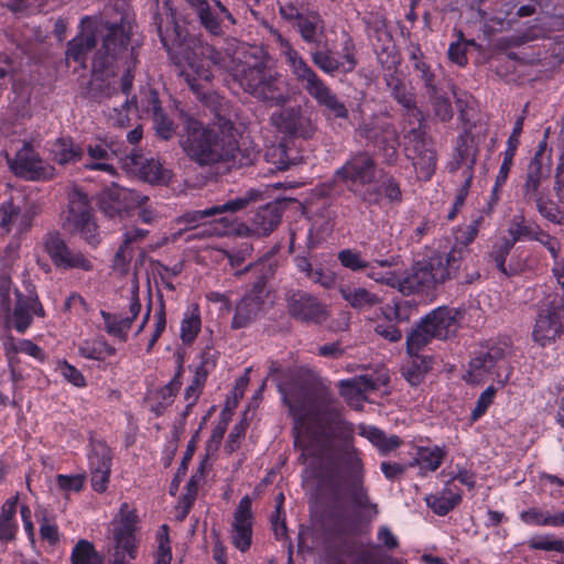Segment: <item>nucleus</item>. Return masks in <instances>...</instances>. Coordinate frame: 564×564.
Here are the masks:
<instances>
[{"mask_svg": "<svg viewBox=\"0 0 564 564\" xmlns=\"http://www.w3.org/2000/svg\"><path fill=\"white\" fill-rule=\"evenodd\" d=\"M44 250L57 269H78L83 271H91L94 269L91 260L82 251L70 249L57 232L47 235L44 241Z\"/></svg>", "mask_w": 564, "mask_h": 564, "instance_id": "nucleus-18", "label": "nucleus"}, {"mask_svg": "<svg viewBox=\"0 0 564 564\" xmlns=\"http://www.w3.org/2000/svg\"><path fill=\"white\" fill-rule=\"evenodd\" d=\"M180 147L189 161L200 167L235 165L240 152L235 123L221 116H217L206 126L194 117L186 116Z\"/></svg>", "mask_w": 564, "mask_h": 564, "instance_id": "nucleus-2", "label": "nucleus"}, {"mask_svg": "<svg viewBox=\"0 0 564 564\" xmlns=\"http://www.w3.org/2000/svg\"><path fill=\"white\" fill-rule=\"evenodd\" d=\"M341 297L355 310H365L371 307L380 302L377 294L368 291L365 288H349L341 286Z\"/></svg>", "mask_w": 564, "mask_h": 564, "instance_id": "nucleus-54", "label": "nucleus"}, {"mask_svg": "<svg viewBox=\"0 0 564 564\" xmlns=\"http://www.w3.org/2000/svg\"><path fill=\"white\" fill-rule=\"evenodd\" d=\"M232 229V218L230 216H221L206 224L196 225L186 230V241L195 239H205L210 237H221L228 235Z\"/></svg>", "mask_w": 564, "mask_h": 564, "instance_id": "nucleus-40", "label": "nucleus"}, {"mask_svg": "<svg viewBox=\"0 0 564 564\" xmlns=\"http://www.w3.org/2000/svg\"><path fill=\"white\" fill-rule=\"evenodd\" d=\"M281 218L282 214L278 204H265L258 208L252 218L254 231L259 235L268 236L280 225Z\"/></svg>", "mask_w": 564, "mask_h": 564, "instance_id": "nucleus-43", "label": "nucleus"}, {"mask_svg": "<svg viewBox=\"0 0 564 564\" xmlns=\"http://www.w3.org/2000/svg\"><path fill=\"white\" fill-rule=\"evenodd\" d=\"M477 236L478 235L475 232V229H469L467 226L458 227L454 231L453 242L451 243L449 250L457 257V259L465 262L470 254L469 246L474 242Z\"/></svg>", "mask_w": 564, "mask_h": 564, "instance_id": "nucleus-62", "label": "nucleus"}, {"mask_svg": "<svg viewBox=\"0 0 564 564\" xmlns=\"http://www.w3.org/2000/svg\"><path fill=\"white\" fill-rule=\"evenodd\" d=\"M202 330V315L199 305L194 303L183 313L180 326V338L183 345L192 346Z\"/></svg>", "mask_w": 564, "mask_h": 564, "instance_id": "nucleus-42", "label": "nucleus"}, {"mask_svg": "<svg viewBox=\"0 0 564 564\" xmlns=\"http://www.w3.org/2000/svg\"><path fill=\"white\" fill-rule=\"evenodd\" d=\"M148 109L152 111L153 124L158 135L164 140H170L175 133V124L164 113L155 91H151L148 98Z\"/></svg>", "mask_w": 564, "mask_h": 564, "instance_id": "nucleus-44", "label": "nucleus"}, {"mask_svg": "<svg viewBox=\"0 0 564 564\" xmlns=\"http://www.w3.org/2000/svg\"><path fill=\"white\" fill-rule=\"evenodd\" d=\"M265 263H256L248 265L245 271H253L259 273L256 280L251 283L249 290L243 295L245 297H251V300L264 304V300L268 295L267 283L269 279L270 268H265ZM242 273V271L240 272Z\"/></svg>", "mask_w": 564, "mask_h": 564, "instance_id": "nucleus-53", "label": "nucleus"}, {"mask_svg": "<svg viewBox=\"0 0 564 564\" xmlns=\"http://www.w3.org/2000/svg\"><path fill=\"white\" fill-rule=\"evenodd\" d=\"M432 369V358L422 354L408 355L401 371L404 379L413 387L421 384Z\"/></svg>", "mask_w": 564, "mask_h": 564, "instance_id": "nucleus-39", "label": "nucleus"}, {"mask_svg": "<svg viewBox=\"0 0 564 564\" xmlns=\"http://www.w3.org/2000/svg\"><path fill=\"white\" fill-rule=\"evenodd\" d=\"M276 42L285 57L286 64L296 82L315 100L326 120H348L349 110L346 104L313 69L304 57L293 47L281 33L274 32Z\"/></svg>", "mask_w": 564, "mask_h": 564, "instance_id": "nucleus-4", "label": "nucleus"}, {"mask_svg": "<svg viewBox=\"0 0 564 564\" xmlns=\"http://www.w3.org/2000/svg\"><path fill=\"white\" fill-rule=\"evenodd\" d=\"M141 312V302L138 292H133L129 304V314L124 317L101 310L100 316L105 324V332L117 338L120 343H126L129 338V332L133 322Z\"/></svg>", "mask_w": 564, "mask_h": 564, "instance_id": "nucleus-25", "label": "nucleus"}, {"mask_svg": "<svg viewBox=\"0 0 564 564\" xmlns=\"http://www.w3.org/2000/svg\"><path fill=\"white\" fill-rule=\"evenodd\" d=\"M19 494L8 498L0 508V544L8 545L17 540L19 522L17 519Z\"/></svg>", "mask_w": 564, "mask_h": 564, "instance_id": "nucleus-32", "label": "nucleus"}, {"mask_svg": "<svg viewBox=\"0 0 564 564\" xmlns=\"http://www.w3.org/2000/svg\"><path fill=\"white\" fill-rule=\"evenodd\" d=\"M53 160L62 165L76 164L84 156V149L75 143L70 137H62L55 140L52 148Z\"/></svg>", "mask_w": 564, "mask_h": 564, "instance_id": "nucleus-41", "label": "nucleus"}, {"mask_svg": "<svg viewBox=\"0 0 564 564\" xmlns=\"http://www.w3.org/2000/svg\"><path fill=\"white\" fill-rule=\"evenodd\" d=\"M0 316L17 333L25 334L35 316H45V310L35 292L24 294L10 275L0 273Z\"/></svg>", "mask_w": 564, "mask_h": 564, "instance_id": "nucleus-6", "label": "nucleus"}, {"mask_svg": "<svg viewBox=\"0 0 564 564\" xmlns=\"http://www.w3.org/2000/svg\"><path fill=\"white\" fill-rule=\"evenodd\" d=\"M271 119L278 131L290 139L310 140L317 131L316 122L300 105L283 107Z\"/></svg>", "mask_w": 564, "mask_h": 564, "instance_id": "nucleus-14", "label": "nucleus"}, {"mask_svg": "<svg viewBox=\"0 0 564 564\" xmlns=\"http://www.w3.org/2000/svg\"><path fill=\"white\" fill-rule=\"evenodd\" d=\"M463 499V491L455 484L447 482L437 495L426 499L427 506L441 517L448 514Z\"/></svg>", "mask_w": 564, "mask_h": 564, "instance_id": "nucleus-35", "label": "nucleus"}, {"mask_svg": "<svg viewBox=\"0 0 564 564\" xmlns=\"http://www.w3.org/2000/svg\"><path fill=\"white\" fill-rule=\"evenodd\" d=\"M278 376L276 388L293 417L294 446L300 459L312 458L311 475L318 491L332 507L334 531L350 535L356 525L348 521L344 506L379 513L365 484L362 453L354 445L352 424L345 420L334 393L318 384L315 373L303 367L281 369L273 362L269 376Z\"/></svg>", "mask_w": 564, "mask_h": 564, "instance_id": "nucleus-1", "label": "nucleus"}, {"mask_svg": "<svg viewBox=\"0 0 564 564\" xmlns=\"http://www.w3.org/2000/svg\"><path fill=\"white\" fill-rule=\"evenodd\" d=\"M214 55L210 59H194L191 57H185L187 69H185V79L191 87V89L197 95L198 98L204 96V86L202 82L208 83L213 79L214 75L210 69V63L217 64L218 59L214 50H212Z\"/></svg>", "mask_w": 564, "mask_h": 564, "instance_id": "nucleus-29", "label": "nucleus"}, {"mask_svg": "<svg viewBox=\"0 0 564 564\" xmlns=\"http://www.w3.org/2000/svg\"><path fill=\"white\" fill-rule=\"evenodd\" d=\"M251 200L252 196L236 197L224 204L215 205L209 208L186 212L181 215L176 221L178 225H184V231H186L196 225L210 221L209 218H215L226 213L235 214L242 210Z\"/></svg>", "mask_w": 564, "mask_h": 564, "instance_id": "nucleus-24", "label": "nucleus"}, {"mask_svg": "<svg viewBox=\"0 0 564 564\" xmlns=\"http://www.w3.org/2000/svg\"><path fill=\"white\" fill-rule=\"evenodd\" d=\"M432 271L429 269L427 261L417 263L411 274L400 279V292L405 295L422 293L436 285Z\"/></svg>", "mask_w": 564, "mask_h": 564, "instance_id": "nucleus-34", "label": "nucleus"}, {"mask_svg": "<svg viewBox=\"0 0 564 564\" xmlns=\"http://www.w3.org/2000/svg\"><path fill=\"white\" fill-rule=\"evenodd\" d=\"M460 312L448 306H438L423 316L436 339L446 340L458 330Z\"/></svg>", "mask_w": 564, "mask_h": 564, "instance_id": "nucleus-26", "label": "nucleus"}, {"mask_svg": "<svg viewBox=\"0 0 564 564\" xmlns=\"http://www.w3.org/2000/svg\"><path fill=\"white\" fill-rule=\"evenodd\" d=\"M253 522L252 499L246 495L239 500L234 511L230 530L231 544L241 553H246L251 547Z\"/></svg>", "mask_w": 564, "mask_h": 564, "instance_id": "nucleus-21", "label": "nucleus"}, {"mask_svg": "<svg viewBox=\"0 0 564 564\" xmlns=\"http://www.w3.org/2000/svg\"><path fill=\"white\" fill-rule=\"evenodd\" d=\"M175 364V371L171 380L164 386L151 390L148 393V399L151 402L150 411L155 417H160L165 413L166 409L174 403L175 398L182 388L183 376L185 372L184 357L182 355H177Z\"/></svg>", "mask_w": 564, "mask_h": 564, "instance_id": "nucleus-23", "label": "nucleus"}, {"mask_svg": "<svg viewBox=\"0 0 564 564\" xmlns=\"http://www.w3.org/2000/svg\"><path fill=\"white\" fill-rule=\"evenodd\" d=\"M87 153L91 160L97 162L85 163L84 167L89 171H102L110 175L116 174V169L112 164L108 163L111 159V153L109 152L108 145L102 142H98L95 144H88Z\"/></svg>", "mask_w": 564, "mask_h": 564, "instance_id": "nucleus-55", "label": "nucleus"}, {"mask_svg": "<svg viewBox=\"0 0 564 564\" xmlns=\"http://www.w3.org/2000/svg\"><path fill=\"white\" fill-rule=\"evenodd\" d=\"M384 82L390 89L391 97L402 107V110L416 105L415 94L406 88L395 73L386 74Z\"/></svg>", "mask_w": 564, "mask_h": 564, "instance_id": "nucleus-57", "label": "nucleus"}, {"mask_svg": "<svg viewBox=\"0 0 564 564\" xmlns=\"http://www.w3.org/2000/svg\"><path fill=\"white\" fill-rule=\"evenodd\" d=\"M377 162L368 151L352 153L334 172V180L343 184L357 199L368 185L376 181Z\"/></svg>", "mask_w": 564, "mask_h": 564, "instance_id": "nucleus-8", "label": "nucleus"}, {"mask_svg": "<svg viewBox=\"0 0 564 564\" xmlns=\"http://www.w3.org/2000/svg\"><path fill=\"white\" fill-rule=\"evenodd\" d=\"M477 153V149L468 143L467 138L459 135L457 138V145L454 150L453 158L446 165L448 173L454 174L458 170L464 169V177H468L469 175L474 177Z\"/></svg>", "mask_w": 564, "mask_h": 564, "instance_id": "nucleus-31", "label": "nucleus"}, {"mask_svg": "<svg viewBox=\"0 0 564 564\" xmlns=\"http://www.w3.org/2000/svg\"><path fill=\"white\" fill-rule=\"evenodd\" d=\"M97 40L94 34H80L67 43L66 56L76 63L84 64L88 53L96 47Z\"/></svg>", "mask_w": 564, "mask_h": 564, "instance_id": "nucleus-59", "label": "nucleus"}, {"mask_svg": "<svg viewBox=\"0 0 564 564\" xmlns=\"http://www.w3.org/2000/svg\"><path fill=\"white\" fill-rule=\"evenodd\" d=\"M369 39L377 41L375 46L381 48V54L388 52L386 44L391 43V34L388 31L386 19L378 13H370L364 19Z\"/></svg>", "mask_w": 564, "mask_h": 564, "instance_id": "nucleus-47", "label": "nucleus"}, {"mask_svg": "<svg viewBox=\"0 0 564 564\" xmlns=\"http://www.w3.org/2000/svg\"><path fill=\"white\" fill-rule=\"evenodd\" d=\"M286 311L291 318L304 325H321L327 318L325 305L303 290H290L285 294Z\"/></svg>", "mask_w": 564, "mask_h": 564, "instance_id": "nucleus-15", "label": "nucleus"}, {"mask_svg": "<svg viewBox=\"0 0 564 564\" xmlns=\"http://www.w3.org/2000/svg\"><path fill=\"white\" fill-rule=\"evenodd\" d=\"M358 200L366 206L381 207L384 203L399 206L403 202L400 182L390 173H383L379 181H375L362 191Z\"/></svg>", "mask_w": 564, "mask_h": 564, "instance_id": "nucleus-22", "label": "nucleus"}, {"mask_svg": "<svg viewBox=\"0 0 564 564\" xmlns=\"http://www.w3.org/2000/svg\"><path fill=\"white\" fill-rule=\"evenodd\" d=\"M527 545L532 551L564 554V540L556 539L553 534H534L527 541Z\"/></svg>", "mask_w": 564, "mask_h": 564, "instance_id": "nucleus-64", "label": "nucleus"}, {"mask_svg": "<svg viewBox=\"0 0 564 564\" xmlns=\"http://www.w3.org/2000/svg\"><path fill=\"white\" fill-rule=\"evenodd\" d=\"M551 165V154L546 153V142L542 141L539 143L533 158L530 160L525 177L542 182L544 178L549 177Z\"/></svg>", "mask_w": 564, "mask_h": 564, "instance_id": "nucleus-50", "label": "nucleus"}, {"mask_svg": "<svg viewBox=\"0 0 564 564\" xmlns=\"http://www.w3.org/2000/svg\"><path fill=\"white\" fill-rule=\"evenodd\" d=\"M235 2L229 0H205L193 11L202 28L212 36L221 37L229 26L237 24Z\"/></svg>", "mask_w": 564, "mask_h": 564, "instance_id": "nucleus-12", "label": "nucleus"}, {"mask_svg": "<svg viewBox=\"0 0 564 564\" xmlns=\"http://www.w3.org/2000/svg\"><path fill=\"white\" fill-rule=\"evenodd\" d=\"M513 247L512 242L506 236L499 237L492 243L488 253L489 261L495 263L497 270L508 278L514 276L521 271L519 265L512 264L511 262L506 263Z\"/></svg>", "mask_w": 564, "mask_h": 564, "instance_id": "nucleus-36", "label": "nucleus"}, {"mask_svg": "<svg viewBox=\"0 0 564 564\" xmlns=\"http://www.w3.org/2000/svg\"><path fill=\"white\" fill-rule=\"evenodd\" d=\"M467 375L471 383L492 380L505 386L510 378L505 348L492 345L486 350H480L470 359Z\"/></svg>", "mask_w": 564, "mask_h": 564, "instance_id": "nucleus-9", "label": "nucleus"}, {"mask_svg": "<svg viewBox=\"0 0 564 564\" xmlns=\"http://www.w3.org/2000/svg\"><path fill=\"white\" fill-rule=\"evenodd\" d=\"M218 358L219 351L214 349V344L210 340L197 356L198 364L188 366L189 371L193 372V377L184 390V400H199L208 377L217 367Z\"/></svg>", "mask_w": 564, "mask_h": 564, "instance_id": "nucleus-19", "label": "nucleus"}, {"mask_svg": "<svg viewBox=\"0 0 564 564\" xmlns=\"http://www.w3.org/2000/svg\"><path fill=\"white\" fill-rule=\"evenodd\" d=\"M376 389V382L366 376L341 380L339 382V394L348 405L357 408L366 400V393Z\"/></svg>", "mask_w": 564, "mask_h": 564, "instance_id": "nucleus-33", "label": "nucleus"}, {"mask_svg": "<svg viewBox=\"0 0 564 564\" xmlns=\"http://www.w3.org/2000/svg\"><path fill=\"white\" fill-rule=\"evenodd\" d=\"M411 308L412 304L410 301L394 299L380 307V316L382 319H378V322H388L394 324L408 323L411 317Z\"/></svg>", "mask_w": 564, "mask_h": 564, "instance_id": "nucleus-52", "label": "nucleus"}, {"mask_svg": "<svg viewBox=\"0 0 564 564\" xmlns=\"http://www.w3.org/2000/svg\"><path fill=\"white\" fill-rule=\"evenodd\" d=\"M78 355L84 359L101 364L116 356L117 349L104 336H97L82 340L78 345Z\"/></svg>", "mask_w": 564, "mask_h": 564, "instance_id": "nucleus-37", "label": "nucleus"}, {"mask_svg": "<svg viewBox=\"0 0 564 564\" xmlns=\"http://www.w3.org/2000/svg\"><path fill=\"white\" fill-rule=\"evenodd\" d=\"M427 264L437 284H443L453 279L460 284H471L480 278L478 271L467 272L465 262L457 259L451 250L445 253L432 254Z\"/></svg>", "mask_w": 564, "mask_h": 564, "instance_id": "nucleus-17", "label": "nucleus"}, {"mask_svg": "<svg viewBox=\"0 0 564 564\" xmlns=\"http://www.w3.org/2000/svg\"><path fill=\"white\" fill-rule=\"evenodd\" d=\"M564 329V297L550 295L539 310L532 330V339L541 347L556 341Z\"/></svg>", "mask_w": 564, "mask_h": 564, "instance_id": "nucleus-10", "label": "nucleus"}, {"mask_svg": "<svg viewBox=\"0 0 564 564\" xmlns=\"http://www.w3.org/2000/svg\"><path fill=\"white\" fill-rule=\"evenodd\" d=\"M445 456V449L437 445L433 447L420 446L416 451L414 463L423 474L433 473L441 467Z\"/></svg>", "mask_w": 564, "mask_h": 564, "instance_id": "nucleus-51", "label": "nucleus"}, {"mask_svg": "<svg viewBox=\"0 0 564 564\" xmlns=\"http://www.w3.org/2000/svg\"><path fill=\"white\" fill-rule=\"evenodd\" d=\"M406 150L403 147L405 156L412 161V165L419 174V177L424 181H430L436 171L437 154L433 148L432 141L429 137L423 138L422 142L417 145L410 147Z\"/></svg>", "mask_w": 564, "mask_h": 564, "instance_id": "nucleus-27", "label": "nucleus"}, {"mask_svg": "<svg viewBox=\"0 0 564 564\" xmlns=\"http://www.w3.org/2000/svg\"><path fill=\"white\" fill-rule=\"evenodd\" d=\"M262 304L251 300V297H242L236 305L235 315L231 321L232 329H240L247 327L262 308Z\"/></svg>", "mask_w": 564, "mask_h": 564, "instance_id": "nucleus-56", "label": "nucleus"}, {"mask_svg": "<svg viewBox=\"0 0 564 564\" xmlns=\"http://www.w3.org/2000/svg\"><path fill=\"white\" fill-rule=\"evenodd\" d=\"M401 134L402 145L409 150V147L417 145L423 138L427 135V124L422 110L417 105L401 111Z\"/></svg>", "mask_w": 564, "mask_h": 564, "instance_id": "nucleus-28", "label": "nucleus"}, {"mask_svg": "<svg viewBox=\"0 0 564 564\" xmlns=\"http://www.w3.org/2000/svg\"><path fill=\"white\" fill-rule=\"evenodd\" d=\"M149 200V197L141 195L137 191H132L116 183L104 188L98 198L100 210L109 218L119 217L130 214L137 206Z\"/></svg>", "mask_w": 564, "mask_h": 564, "instance_id": "nucleus-16", "label": "nucleus"}, {"mask_svg": "<svg viewBox=\"0 0 564 564\" xmlns=\"http://www.w3.org/2000/svg\"><path fill=\"white\" fill-rule=\"evenodd\" d=\"M300 34L302 41L314 47H319L325 33V22L316 10H305L302 18L292 25Z\"/></svg>", "mask_w": 564, "mask_h": 564, "instance_id": "nucleus-30", "label": "nucleus"}, {"mask_svg": "<svg viewBox=\"0 0 564 564\" xmlns=\"http://www.w3.org/2000/svg\"><path fill=\"white\" fill-rule=\"evenodd\" d=\"M520 520L530 527H564V510L551 513L549 510L530 507L519 514Z\"/></svg>", "mask_w": 564, "mask_h": 564, "instance_id": "nucleus-38", "label": "nucleus"}, {"mask_svg": "<svg viewBox=\"0 0 564 564\" xmlns=\"http://www.w3.org/2000/svg\"><path fill=\"white\" fill-rule=\"evenodd\" d=\"M410 61L412 62L414 70L420 73V78L424 83L427 93L430 95H436V76L431 69V65L424 59L423 52L419 45L411 52Z\"/></svg>", "mask_w": 564, "mask_h": 564, "instance_id": "nucleus-58", "label": "nucleus"}, {"mask_svg": "<svg viewBox=\"0 0 564 564\" xmlns=\"http://www.w3.org/2000/svg\"><path fill=\"white\" fill-rule=\"evenodd\" d=\"M231 75L246 93L263 102L283 106L288 101L286 95L279 86V74L263 59L253 58L236 63Z\"/></svg>", "mask_w": 564, "mask_h": 564, "instance_id": "nucleus-5", "label": "nucleus"}, {"mask_svg": "<svg viewBox=\"0 0 564 564\" xmlns=\"http://www.w3.org/2000/svg\"><path fill=\"white\" fill-rule=\"evenodd\" d=\"M36 521L40 524V538L42 541L47 542L51 546L59 543V529L56 519L46 509L35 512Z\"/></svg>", "mask_w": 564, "mask_h": 564, "instance_id": "nucleus-61", "label": "nucleus"}, {"mask_svg": "<svg viewBox=\"0 0 564 564\" xmlns=\"http://www.w3.org/2000/svg\"><path fill=\"white\" fill-rule=\"evenodd\" d=\"M138 48L131 45V33L121 23H107L101 44L91 62V75L96 80H108L121 75V91L129 96L138 64Z\"/></svg>", "mask_w": 564, "mask_h": 564, "instance_id": "nucleus-3", "label": "nucleus"}, {"mask_svg": "<svg viewBox=\"0 0 564 564\" xmlns=\"http://www.w3.org/2000/svg\"><path fill=\"white\" fill-rule=\"evenodd\" d=\"M356 138L372 147L382 156L383 162L391 166L399 158L400 133L388 113H373L362 119L356 130Z\"/></svg>", "mask_w": 564, "mask_h": 564, "instance_id": "nucleus-7", "label": "nucleus"}, {"mask_svg": "<svg viewBox=\"0 0 564 564\" xmlns=\"http://www.w3.org/2000/svg\"><path fill=\"white\" fill-rule=\"evenodd\" d=\"M113 453L104 440H90L87 452L88 470L111 469Z\"/></svg>", "mask_w": 564, "mask_h": 564, "instance_id": "nucleus-45", "label": "nucleus"}, {"mask_svg": "<svg viewBox=\"0 0 564 564\" xmlns=\"http://www.w3.org/2000/svg\"><path fill=\"white\" fill-rule=\"evenodd\" d=\"M355 45L351 39L345 41L343 46V58L339 61L333 55V51L325 43L319 47H314L310 56L314 65H316L323 73L335 76L336 74L351 73L357 66V59L354 53Z\"/></svg>", "mask_w": 564, "mask_h": 564, "instance_id": "nucleus-20", "label": "nucleus"}, {"mask_svg": "<svg viewBox=\"0 0 564 564\" xmlns=\"http://www.w3.org/2000/svg\"><path fill=\"white\" fill-rule=\"evenodd\" d=\"M149 235L147 229L132 227L127 229L122 235V242L116 251L115 258L117 262L128 263L132 260L134 249L140 246Z\"/></svg>", "mask_w": 564, "mask_h": 564, "instance_id": "nucleus-46", "label": "nucleus"}, {"mask_svg": "<svg viewBox=\"0 0 564 564\" xmlns=\"http://www.w3.org/2000/svg\"><path fill=\"white\" fill-rule=\"evenodd\" d=\"M118 518V524L113 532L137 533L140 519L135 508H130L127 502H122L119 508Z\"/></svg>", "mask_w": 564, "mask_h": 564, "instance_id": "nucleus-63", "label": "nucleus"}, {"mask_svg": "<svg viewBox=\"0 0 564 564\" xmlns=\"http://www.w3.org/2000/svg\"><path fill=\"white\" fill-rule=\"evenodd\" d=\"M7 161L12 173L25 181H50L56 173L55 167L46 163L30 142H24L14 158Z\"/></svg>", "mask_w": 564, "mask_h": 564, "instance_id": "nucleus-13", "label": "nucleus"}, {"mask_svg": "<svg viewBox=\"0 0 564 564\" xmlns=\"http://www.w3.org/2000/svg\"><path fill=\"white\" fill-rule=\"evenodd\" d=\"M66 226L87 243L91 246L99 243L98 226L94 218L90 202L87 194L80 189H74L68 196Z\"/></svg>", "mask_w": 564, "mask_h": 564, "instance_id": "nucleus-11", "label": "nucleus"}, {"mask_svg": "<svg viewBox=\"0 0 564 564\" xmlns=\"http://www.w3.org/2000/svg\"><path fill=\"white\" fill-rule=\"evenodd\" d=\"M72 564H104V555L99 553L94 543L80 539L72 549Z\"/></svg>", "mask_w": 564, "mask_h": 564, "instance_id": "nucleus-60", "label": "nucleus"}, {"mask_svg": "<svg viewBox=\"0 0 564 564\" xmlns=\"http://www.w3.org/2000/svg\"><path fill=\"white\" fill-rule=\"evenodd\" d=\"M508 239L514 246L519 241H534L536 234L540 232V226L534 221H529L523 215L514 216L508 227Z\"/></svg>", "mask_w": 564, "mask_h": 564, "instance_id": "nucleus-48", "label": "nucleus"}, {"mask_svg": "<svg viewBox=\"0 0 564 564\" xmlns=\"http://www.w3.org/2000/svg\"><path fill=\"white\" fill-rule=\"evenodd\" d=\"M433 339H436L435 335L421 318L406 335V355L421 354Z\"/></svg>", "mask_w": 564, "mask_h": 564, "instance_id": "nucleus-49", "label": "nucleus"}]
</instances>
